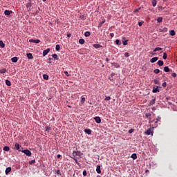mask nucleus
Here are the masks:
<instances>
[{
    "label": "nucleus",
    "instance_id": "17",
    "mask_svg": "<svg viewBox=\"0 0 177 177\" xmlns=\"http://www.w3.org/2000/svg\"><path fill=\"white\" fill-rule=\"evenodd\" d=\"M10 171H12V167H7L6 169V175H8V174H9V172H10Z\"/></svg>",
    "mask_w": 177,
    "mask_h": 177
},
{
    "label": "nucleus",
    "instance_id": "43",
    "mask_svg": "<svg viewBox=\"0 0 177 177\" xmlns=\"http://www.w3.org/2000/svg\"><path fill=\"white\" fill-rule=\"evenodd\" d=\"M52 57H53V59H57V54H53V55H52Z\"/></svg>",
    "mask_w": 177,
    "mask_h": 177
},
{
    "label": "nucleus",
    "instance_id": "3",
    "mask_svg": "<svg viewBox=\"0 0 177 177\" xmlns=\"http://www.w3.org/2000/svg\"><path fill=\"white\" fill-rule=\"evenodd\" d=\"M74 154H75V156H77L79 157H81V156H83L84 153H82L81 151H73V156H74Z\"/></svg>",
    "mask_w": 177,
    "mask_h": 177
},
{
    "label": "nucleus",
    "instance_id": "38",
    "mask_svg": "<svg viewBox=\"0 0 177 177\" xmlns=\"http://www.w3.org/2000/svg\"><path fill=\"white\" fill-rule=\"evenodd\" d=\"M154 74H159L160 73V69H155L153 71Z\"/></svg>",
    "mask_w": 177,
    "mask_h": 177
},
{
    "label": "nucleus",
    "instance_id": "27",
    "mask_svg": "<svg viewBox=\"0 0 177 177\" xmlns=\"http://www.w3.org/2000/svg\"><path fill=\"white\" fill-rule=\"evenodd\" d=\"M104 23H106V19H104V21H101L98 27L100 28L102 27V26H103V24H104Z\"/></svg>",
    "mask_w": 177,
    "mask_h": 177
},
{
    "label": "nucleus",
    "instance_id": "61",
    "mask_svg": "<svg viewBox=\"0 0 177 177\" xmlns=\"http://www.w3.org/2000/svg\"><path fill=\"white\" fill-rule=\"evenodd\" d=\"M67 36L68 38H70V37H71V35H68Z\"/></svg>",
    "mask_w": 177,
    "mask_h": 177
},
{
    "label": "nucleus",
    "instance_id": "8",
    "mask_svg": "<svg viewBox=\"0 0 177 177\" xmlns=\"http://www.w3.org/2000/svg\"><path fill=\"white\" fill-rule=\"evenodd\" d=\"M160 32H167L168 31V28H162L159 29Z\"/></svg>",
    "mask_w": 177,
    "mask_h": 177
},
{
    "label": "nucleus",
    "instance_id": "26",
    "mask_svg": "<svg viewBox=\"0 0 177 177\" xmlns=\"http://www.w3.org/2000/svg\"><path fill=\"white\" fill-rule=\"evenodd\" d=\"M158 23H162V17H159L157 19Z\"/></svg>",
    "mask_w": 177,
    "mask_h": 177
},
{
    "label": "nucleus",
    "instance_id": "19",
    "mask_svg": "<svg viewBox=\"0 0 177 177\" xmlns=\"http://www.w3.org/2000/svg\"><path fill=\"white\" fill-rule=\"evenodd\" d=\"M131 158H133V160H136V158H138V155L136 153H133Z\"/></svg>",
    "mask_w": 177,
    "mask_h": 177
},
{
    "label": "nucleus",
    "instance_id": "21",
    "mask_svg": "<svg viewBox=\"0 0 177 177\" xmlns=\"http://www.w3.org/2000/svg\"><path fill=\"white\" fill-rule=\"evenodd\" d=\"M6 85H7V86H10V85H12V83L8 80H6Z\"/></svg>",
    "mask_w": 177,
    "mask_h": 177
},
{
    "label": "nucleus",
    "instance_id": "57",
    "mask_svg": "<svg viewBox=\"0 0 177 177\" xmlns=\"http://www.w3.org/2000/svg\"><path fill=\"white\" fill-rule=\"evenodd\" d=\"M110 37H111V38H113V37H114V33H110Z\"/></svg>",
    "mask_w": 177,
    "mask_h": 177
},
{
    "label": "nucleus",
    "instance_id": "33",
    "mask_svg": "<svg viewBox=\"0 0 177 177\" xmlns=\"http://www.w3.org/2000/svg\"><path fill=\"white\" fill-rule=\"evenodd\" d=\"M5 73H6V68H3V69L0 70L1 74H5Z\"/></svg>",
    "mask_w": 177,
    "mask_h": 177
},
{
    "label": "nucleus",
    "instance_id": "25",
    "mask_svg": "<svg viewBox=\"0 0 177 177\" xmlns=\"http://www.w3.org/2000/svg\"><path fill=\"white\" fill-rule=\"evenodd\" d=\"M164 71H165V73H169V71H170L169 68L168 66H165V67L164 68Z\"/></svg>",
    "mask_w": 177,
    "mask_h": 177
},
{
    "label": "nucleus",
    "instance_id": "23",
    "mask_svg": "<svg viewBox=\"0 0 177 177\" xmlns=\"http://www.w3.org/2000/svg\"><path fill=\"white\" fill-rule=\"evenodd\" d=\"M0 47L5 48V43L2 40H0Z\"/></svg>",
    "mask_w": 177,
    "mask_h": 177
},
{
    "label": "nucleus",
    "instance_id": "24",
    "mask_svg": "<svg viewBox=\"0 0 177 177\" xmlns=\"http://www.w3.org/2000/svg\"><path fill=\"white\" fill-rule=\"evenodd\" d=\"M79 43L81 44V45H84V44H85V40L84 39H80L79 40Z\"/></svg>",
    "mask_w": 177,
    "mask_h": 177
},
{
    "label": "nucleus",
    "instance_id": "12",
    "mask_svg": "<svg viewBox=\"0 0 177 177\" xmlns=\"http://www.w3.org/2000/svg\"><path fill=\"white\" fill-rule=\"evenodd\" d=\"M152 92L153 93H157V92H160V90L158 89V86H157L156 88V87H153V90H152Z\"/></svg>",
    "mask_w": 177,
    "mask_h": 177
},
{
    "label": "nucleus",
    "instance_id": "34",
    "mask_svg": "<svg viewBox=\"0 0 177 177\" xmlns=\"http://www.w3.org/2000/svg\"><path fill=\"white\" fill-rule=\"evenodd\" d=\"M91 35V32L87 31L84 33V37H89Z\"/></svg>",
    "mask_w": 177,
    "mask_h": 177
},
{
    "label": "nucleus",
    "instance_id": "54",
    "mask_svg": "<svg viewBox=\"0 0 177 177\" xmlns=\"http://www.w3.org/2000/svg\"><path fill=\"white\" fill-rule=\"evenodd\" d=\"M64 74H65V75H66V77H70V75L68 74V72L64 71Z\"/></svg>",
    "mask_w": 177,
    "mask_h": 177
},
{
    "label": "nucleus",
    "instance_id": "42",
    "mask_svg": "<svg viewBox=\"0 0 177 177\" xmlns=\"http://www.w3.org/2000/svg\"><path fill=\"white\" fill-rule=\"evenodd\" d=\"M56 50H60V45L57 44L55 47Z\"/></svg>",
    "mask_w": 177,
    "mask_h": 177
},
{
    "label": "nucleus",
    "instance_id": "7",
    "mask_svg": "<svg viewBox=\"0 0 177 177\" xmlns=\"http://www.w3.org/2000/svg\"><path fill=\"white\" fill-rule=\"evenodd\" d=\"M48 52H50V48H47L46 50H44L43 51V56L44 57L46 56V55H48Z\"/></svg>",
    "mask_w": 177,
    "mask_h": 177
},
{
    "label": "nucleus",
    "instance_id": "44",
    "mask_svg": "<svg viewBox=\"0 0 177 177\" xmlns=\"http://www.w3.org/2000/svg\"><path fill=\"white\" fill-rule=\"evenodd\" d=\"M48 131H50V127L46 126V127L45 132H48Z\"/></svg>",
    "mask_w": 177,
    "mask_h": 177
},
{
    "label": "nucleus",
    "instance_id": "47",
    "mask_svg": "<svg viewBox=\"0 0 177 177\" xmlns=\"http://www.w3.org/2000/svg\"><path fill=\"white\" fill-rule=\"evenodd\" d=\"M143 21L138 22L139 27H142V26H143Z\"/></svg>",
    "mask_w": 177,
    "mask_h": 177
},
{
    "label": "nucleus",
    "instance_id": "50",
    "mask_svg": "<svg viewBox=\"0 0 177 177\" xmlns=\"http://www.w3.org/2000/svg\"><path fill=\"white\" fill-rule=\"evenodd\" d=\"M134 131V129H131L130 130H129V133H132V132H133Z\"/></svg>",
    "mask_w": 177,
    "mask_h": 177
},
{
    "label": "nucleus",
    "instance_id": "51",
    "mask_svg": "<svg viewBox=\"0 0 177 177\" xmlns=\"http://www.w3.org/2000/svg\"><path fill=\"white\" fill-rule=\"evenodd\" d=\"M171 77H173L174 78L176 77V73H173L171 74Z\"/></svg>",
    "mask_w": 177,
    "mask_h": 177
},
{
    "label": "nucleus",
    "instance_id": "58",
    "mask_svg": "<svg viewBox=\"0 0 177 177\" xmlns=\"http://www.w3.org/2000/svg\"><path fill=\"white\" fill-rule=\"evenodd\" d=\"M57 158H60V157H62V155L58 154V155L57 156Z\"/></svg>",
    "mask_w": 177,
    "mask_h": 177
},
{
    "label": "nucleus",
    "instance_id": "9",
    "mask_svg": "<svg viewBox=\"0 0 177 177\" xmlns=\"http://www.w3.org/2000/svg\"><path fill=\"white\" fill-rule=\"evenodd\" d=\"M157 60H158V57H153L150 59V62L151 63H156V62H157Z\"/></svg>",
    "mask_w": 177,
    "mask_h": 177
},
{
    "label": "nucleus",
    "instance_id": "63",
    "mask_svg": "<svg viewBox=\"0 0 177 177\" xmlns=\"http://www.w3.org/2000/svg\"><path fill=\"white\" fill-rule=\"evenodd\" d=\"M76 156H77V155H75V153H74L73 157H76Z\"/></svg>",
    "mask_w": 177,
    "mask_h": 177
},
{
    "label": "nucleus",
    "instance_id": "64",
    "mask_svg": "<svg viewBox=\"0 0 177 177\" xmlns=\"http://www.w3.org/2000/svg\"><path fill=\"white\" fill-rule=\"evenodd\" d=\"M97 177H101L100 175L97 176Z\"/></svg>",
    "mask_w": 177,
    "mask_h": 177
},
{
    "label": "nucleus",
    "instance_id": "5",
    "mask_svg": "<svg viewBox=\"0 0 177 177\" xmlns=\"http://www.w3.org/2000/svg\"><path fill=\"white\" fill-rule=\"evenodd\" d=\"M29 42H32L33 44H39V42H41V40L30 39L29 40Z\"/></svg>",
    "mask_w": 177,
    "mask_h": 177
},
{
    "label": "nucleus",
    "instance_id": "14",
    "mask_svg": "<svg viewBox=\"0 0 177 177\" xmlns=\"http://www.w3.org/2000/svg\"><path fill=\"white\" fill-rule=\"evenodd\" d=\"M156 103V98H153L149 102V106H153Z\"/></svg>",
    "mask_w": 177,
    "mask_h": 177
},
{
    "label": "nucleus",
    "instance_id": "30",
    "mask_svg": "<svg viewBox=\"0 0 177 177\" xmlns=\"http://www.w3.org/2000/svg\"><path fill=\"white\" fill-rule=\"evenodd\" d=\"M115 42L116 45L120 46L122 44L121 41L120 39H116Z\"/></svg>",
    "mask_w": 177,
    "mask_h": 177
},
{
    "label": "nucleus",
    "instance_id": "35",
    "mask_svg": "<svg viewBox=\"0 0 177 177\" xmlns=\"http://www.w3.org/2000/svg\"><path fill=\"white\" fill-rule=\"evenodd\" d=\"M43 78H44V80H49V76L46 74H44L43 75Z\"/></svg>",
    "mask_w": 177,
    "mask_h": 177
},
{
    "label": "nucleus",
    "instance_id": "28",
    "mask_svg": "<svg viewBox=\"0 0 177 177\" xmlns=\"http://www.w3.org/2000/svg\"><path fill=\"white\" fill-rule=\"evenodd\" d=\"M158 50H162V48L157 47L153 50V52H158Z\"/></svg>",
    "mask_w": 177,
    "mask_h": 177
},
{
    "label": "nucleus",
    "instance_id": "11",
    "mask_svg": "<svg viewBox=\"0 0 177 177\" xmlns=\"http://www.w3.org/2000/svg\"><path fill=\"white\" fill-rule=\"evenodd\" d=\"M103 46L99 44H93V48H95V49H99V48H102Z\"/></svg>",
    "mask_w": 177,
    "mask_h": 177
},
{
    "label": "nucleus",
    "instance_id": "18",
    "mask_svg": "<svg viewBox=\"0 0 177 177\" xmlns=\"http://www.w3.org/2000/svg\"><path fill=\"white\" fill-rule=\"evenodd\" d=\"M17 57H14L11 59V62H12V63H17Z\"/></svg>",
    "mask_w": 177,
    "mask_h": 177
},
{
    "label": "nucleus",
    "instance_id": "31",
    "mask_svg": "<svg viewBox=\"0 0 177 177\" xmlns=\"http://www.w3.org/2000/svg\"><path fill=\"white\" fill-rule=\"evenodd\" d=\"M152 5L153 7L157 6V0H152Z\"/></svg>",
    "mask_w": 177,
    "mask_h": 177
},
{
    "label": "nucleus",
    "instance_id": "32",
    "mask_svg": "<svg viewBox=\"0 0 177 177\" xmlns=\"http://www.w3.org/2000/svg\"><path fill=\"white\" fill-rule=\"evenodd\" d=\"M81 99V103L82 104H84V103H85V97L82 96Z\"/></svg>",
    "mask_w": 177,
    "mask_h": 177
},
{
    "label": "nucleus",
    "instance_id": "16",
    "mask_svg": "<svg viewBox=\"0 0 177 177\" xmlns=\"http://www.w3.org/2000/svg\"><path fill=\"white\" fill-rule=\"evenodd\" d=\"M96 171L98 174H101L102 173V170L100 169V165H97V168H96Z\"/></svg>",
    "mask_w": 177,
    "mask_h": 177
},
{
    "label": "nucleus",
    "instance_id": "15",
    "mask_svg": "<svg viewBox=\"0 0 177 177\" xmlns=\"http://www.w3.org/2000/svg\"><path fill=\"white\" fill-rule=\"evenodd\" d=\"M84 132L85 133H87V135H91V133H92V131L89 129H85Z\"/></svg>",
    "mask_w": 177,
    "mask_h": 177
},
{
    "label": "nucleus",
    "instance_id": "40",
    "mask_svg": "<svg viewBox=\"0 0 177 177\" xmlns=\"http://www.w3.org/2000/svg\"><path fill=\"white\" fill-rule=\"evenodd\" d=\"M29 164H30V165H32V164H35V160L29 161Z\"/></svg>",
    "mask_w": 177,
    "mask_h": 177
},
{
    "label": "nucleus",
    "instance_id": "2",
    "mask_svg": "<svg viewBox=\"0 0 177 177\" xmlns=\"http://www.w3.org/2000/svg\"><path fill=\"white\" fill-rule=\"evenodd\" d=\"M21 151V153H24V154H26V156H28V157H31L32 154L28 149L22 150Z\"/></svg>",
    "mask_w": 177,
    "mask_h": 177
},
{
    "label": "nucleus",
    "instance_id": "29",
    "mask_svg": "<svg viewBox=\"0 0 177 177\" xmlns=\"http://www.w3.org/2000/svg\"><path fill=\"white\" fill-rule=\"evenodd\" d=\"M3 150L4 151H9L10 150V148H9V147L6 146L3 147Z\"/></svg>",
    "mask_w": 177,
    "mask_h": 177
},
{
    "label": "nucleus",
    "instance_id": "20",
    "mask_svg": "<svg viewBox=\"0 0 177 177\" xmlns=\"http://www.w3.org/2000/svg\"><path fill=\"white\" fill-rule=\"evenodd\" d=\"M158 64L160 67H161V66H164V62L162 60H159L158 62Z\"/></svg>",
    "mask_w": 177,
    "mask_h": 177
},
{
    "label": "nucleus",
    "instance_id": "52",
    "mask_svg": "<svg viewBox=\"0 0 177 177\" xmlns=\"http://www.w3.org/2000/svg\"><path fill=\"white\" fill-rule=\"evenodd\" d=\"M123 45H128V40H125L123 41Z\"/></svg>",
    "mask_w": 177,
    "mask_h": 177
},
{
    "label": "nucleus",
    "instance_id": "1",
    "mask_svg": "<svg viewBox=\"0 0 177 177\" xmlns=\"http://www.w3.org/2000/svg\"><path fill=\"white\" fill-rule=\"evenodd\" d=\"M20 148L23 150V147H21V145H19V143L16 142L14 149L15 150H18V151H22V150Z\"/></svg>",
    "mask_w": 177,
    "mask_h": 177
},
{
    "label": "nucleus",
    "instance_id": "37",
    "mask_svg": "<svg viewBox=\"0 0 177 177\" xmlns=\"http://www.w3.org/2000/svg\"><path fill=\"white\" fill-rule=\"evenodd\" d=\"M26 8H31V0H29V3L26 4Z\"/></svg>",
    "mask_w": 177,
    "mask_h": 177
},
{
    "label": "nucleus",
    "instance_id": "22",
    "mask_svg": "<svg viewBox=\"0 0 177 177\" xmlns=\"http://www.w3.org/2000/svg\"><path fill=\"white\" fill-rule=\"evenodd\" d=\"M169 34H170V35L174 37V35H175L176 33L175 32V30H171L169 31Z\"/></svg>",
    "mask_w": 177,
    "mask_h": 177
},
{
    "label": "nucleus",
    "instance_id": "10",
    "mask_svg": "<svg viewBox=\"0 0 177 177\" xmlns=\"http://www.w3.org/2000/svg\"><path fill=\"white\" fill-rule=\"evenodd\" d=\"M26 56H27L28 59H29V60L34 59V57L32 56V53H27Z\"/></svg>",
    "mask_w": 177,
    "mask_h": 177
},
{
    "label": "nucleus",
    "instance_id": "41",
    "mask_svg": "<svg viewBox=\"0 0 177 177\" xmlns=\"http://www.w3.org/2000/svg\"><path fill=\"white\" fill-rule=\"evenodd\" d=\"M162 59H164V60H166V59H167V53H163Z\"/></svg>",
    "mask_w": 177,
    "mask_h": 177
},
{
    "label": "nucleus",
    "instance_id": "6",
    "mask_svg": "<svg viewBox=\"0 0 177 177\" xmlns=\"http://www.w3.org/2000/svg\"><path fill=\"white\" fill-rule=\"evenodd\" d=\"M11 13H13V12H12V10H6L4 11V15H5L6 16H10V14H11Z\"/></svg>",
    "mask_w": 177,
    "mask_h": 177
},
{
    "label": "nucleus",
    "instance_id": "45",
    "mask_svg": "<svg viewBox=\"0 0 177 177\" xmlns=\"http://www.w3.org/2000/svg\"><path fill=\"white\" fill-rule=\"evenodd\" d=\"M151 115V113H146L145 117H147V118H149V117H150Z\"/></svg>",
    "mask_w": 177,
    "mask_h": 177
},
{
    "label": "nucleus",
    "instance_id": "36",
    "mask_svg": "<svg viewBox=\"0 0 177 177\" xmlns=\"http://www.w3.org/2000/svg\"><path fill=\"white\" fill-rule=\"evenodd\" d=\"M153 83L156 84V85H158L160 84V82H158V80H157V79H154L153 80Z\"/></svg>",
    "mask_w": 177,
    "mask_h": 177
},
{
    "label": "nucleus",
    "instance_id": "49",
    "mask_svg": "<svg viewBox=\"0 0 177 177\" xmlns=\"http://www.w3.org/2000/svg\"><path fill=\"white\" fill-rule=\"evenodd\" d=\"M162 86H163V88H166L167 87V82H165L164 83H162Z\"/></svg>",
    "mask_w": 177,
    "mask_h": 177
},
{
    "label": "nucleus",
    "instance_id": "60",
    "mask_svg": "<svg viewBox=\"0 0 177 177\" xmlns=\"http://www.w3.org/2000/svg\"><path fill=\"white\" fill-rule=\"evenodd\" d=\"M149 124H151V122H153L150 118H149Z\"/></svg>",
    "mask_w": 177,
    "mask_h": 177
},
{
    "label": "nucleus",
    "instance_id": "55",
    "mask_svg": "<svg viewBox=\"0 0 177 177\" xmlns=\"http://www.w3.org/2000/svg\"><path fill=\"white\" fill-rule=\"evenodd\" d=\"M56 174H57V175H60V170H57L56 171Z\"/></svg>",
    "mask_w": 177,
    "mask_h": 177
},
{
    "label": "nucleus",
    "instance_id": "39",
    "mask_svg": "<svg viewBox=\"0 0 177 177\" xmlns=\"http://www.w3.org/2000/svg\"><path fill=\"white\" fill-rule=\"evenodd\" d=\"M159 120H161V117H160V116H158V117L156 119L155 124H158Z\"/></svg>",
    "mask_w": 177,
    "mask_h": 177
},
{
    "label": "nucleus",
    "instance_id": "46",
    "mask_svg": "<svg viewBox=\"0 0 177 177\" xmlns=\"http://www.w3.org/2000/svg\"><path fill=\"white\" fill-rule=\"evenodd\" d=\"M111 97L110 96H106L104 100H110Z\"/></svg>",
    "mask_w": 177,
    "mask_h": 177
},
{
    "label": "nucleus",
    "instance_id": "62",
    "mask_svg": "<svg viewBox=\"0 0 177 177\" xmlns=\"http://www.w3.org/2000/svg\"><path fill=\"white\" fill-rule=\"evenodd\" d=\"M106 62H109V58H106Z\"/></svg>",
    "mask_w": 177,
    "mask_h": 177
},
{
    "label": "nucleus",
    "instance_id": "13",
    "mask_svg": "<svg viewBox=\"0 0 177 177\" xmlns=\"http://www.w3.org/2000/svg\"><path fill=\"white\" fill-rule=\"evenodd\" d=\"M145 135H153V132H151V129H149L147 131H145Z\"/></svg>",
    "mask_w": 177,
    "mask_h": 177
},
{
    "label": "nucleus",
    "instance_id": "53",
    "mask_svg": "<svg viewBox=\"0 0 177 177\" xmlns=\"http://www.w3.org/2000/svg\"><path fill=\"white\" fill-rule=\"evenodd\" d=\"M124 56H125V57H129V53H125Z\"/></svg>",
    "mask_w": 177,
    "mask_h": 177
},
{
    "label": "nucleus",
    "instance_id": "48",
    "mask_svg": "<svg viewBox=\"0 0 177 177\" xmlns=\"http://www.w3.org/2000/svg\"><path fill=\"white\" fill-rule=\"evenodd\" d=\"M87 173H86V170H84L83 171V176H86Z\"/></svg>",
    "mask_w": 177,
    "mask_h": 177
},
{
    "label": "nucleus",
    "instance_id": "59",
    "mask_svg": "<svg viewBox=\"0 0 177 177\" xmlns=\"http://www.w3.org/2000/svg\"><path fill=\"white\" fill-rule=\"evenodd\" d=\"M135 13H137V12H139V10H138V9H136V10H135Z\"/></svg>",
    "mask_w": 177,
    "mask_h": 177
},
{
    "label": "nucleus",
    "instance_id": "56",
    "mask_svg": "<svg viewBox=\"0 0 177 177\" xmlns=\"http://www.w3.org/2000/svg\"><path fill=\"white\" fill-rule=\"evenodd\" d=\"M74 160H75L76 164H77V165H80V162H78V160L75 158H74Z\"/></svg>",
    "mask_w": 177,
    "mask_h": 177
},
{
    "label": "nucleus",
    "instance_id": "4",
    "mask_svg": "<svg viewBox=\"0 0 177 177\" xmlns=\"http://www.w3.org/2000/svg\"><path fill=\"white\" fill-rule=\"evenodd\" d=\"M94 120L97 124H100L102 122V119H100V117L96 116L94 118Z\"/></svg>",
    "mask_w": 177,
    "mask_h": 177
}]
</instances>
